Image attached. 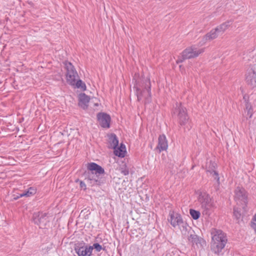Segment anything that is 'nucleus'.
Listing matches in <instances>:
<instances>
[{"instance_id":"nucleus-29","label":"nucleus","mask_w":256,"mask_h":256,"mask_svg":"<svg viewBox=\"0 0 256 256\" xmlns=\"http://www.w3.org/2000/svg\"><path fill=\"white\" fill-rule=\"evenodd\" d=\"M22 192L20 193V194H13V199L14 200H16L21 197L24 196H22Z\"/></svg>"},{"instance_id":"nucleus-10","label":"nucleus","mask_w":256,"mask_h":256,"mask_svg":"<svg viewBox=\"0 0 256 256\" xmlns=\"http://www.w3.org/2000/svg\"><path fill=\"white\" fill-rule=\"evenodd\" d=\"M224 30L222 28V24L218 26L214 29H213L205 35L202 38V45L204 44L207 41L212 40L215 39L218 35L222 34Z\"/></svg>"},{"instance_id":"nucleus-5","label":"nucleus","mask_w":256,"mask_h":256,"mask_svg":"<svg viewBox=\"0 0 256 256\" xmlns=\"http://www.w3.org/2000/svg\"><path fill=\"white\" fill-rule=\"evenodd\" d=\"M204 52V48H198L196 46H192L186 48L182 53L181 56L176 60L177 63L182 62L186 59H189L197 57Z\"/></svg>"},{"instance_id":"nucleus-22","label":"nucleus","mask_w":256,"mask_h":256,"mask_svg":"<svg viewBox=\"0 0 256 256\" xmlns=\"http://www.w3.org/2000/svg\"><path fill=\"white\" fill-rule=\"evenodd\" d=\"M36 192V189L34 187H30L22 192V196L30 197L34 196Z\"/></svg>"},{"instance_id":"nucleus-12","label":"nucleus","mask_w":256,"mask_h":256,"mask_svg":"<svg viewBox=\"0 0 256 256\" xmlns=\"http://www.w3.org/2000/svg\"><path fill=\"white\" fill-rule=\"evenodd\" d=\"M97 118L100 125L102 128H110L111 118L109 114L104 112H99L97 114Z\"/></svg>"},{"instance_id":"nucleus-36","label":"nucleus","mask_w":256,"mask_h":256,"mask_svg":"<svg viewBox=\"0 0 256 256\" xmlns=\"http://www.w3.org/2000/svg\"><path fill=\"white\" fill-rule=\"evenodd\" d=\"M255 60H256V58H255Z\"/></svg>"},{"instance_id":"nucleus-27","label":"nucleus","mask_w":256,"mask_h":256,"mask_svg":"<svg viewBox=\"0 0 256 256\" xmlns=\"http://www.w3.org/2000/svg\"><path fill=\"white\" fill-rule=\"evenodd\" d=\"M120 172L124 176L128 175L129 174L128 168L126 164H124L120 169Z\"/></svg>"},{"instance_id":"nucleus-13","label":"nucleus","mask_w":256,"mask_h":256,"mask_svg":"<svg viewBox=\"0 0 256 256\" xmlns=\"http://www.w3.org/2000/svg\"><path fill=\"white\" fill-rule=\"evenodd\" d=\"M170 218L168 220L170 224L174 228L178 226L184 222L180 214L170 211L169 213Z\"/></svg>"},{"instance_id":"nucleus-18","label":"nucleus","mask_w":256,"mask_h":256,"mask_svg":"<svg viewBox=\"0 0 256 256\" xmlns=\"http://www.w3.org/2000/svg\"><path fill=\"white\" fill-rule=\"evenodd\" d=\"M46 214L42 212H35L33 214V221L35 224L40 225L46 220Z\"/></svg>"},{"instance_id":"nucleus-28","label":"nucleus","mask_w":256,"mask_h":256,"mask_svg":"<svg viewBox=\"0 0 256 256\" xmlns=\"http://www.w3.org/2000/svg\"><path fill=\"white\" fill-rule=\"evenodd\" d=\"M91 247H92V250L94 248L97 252H100L102 250V246L98 243L94 244L92 246H91Z\"/></svg>"},{"instance_id":"nucleus-20","label":"nucleus","mask_w":256,"mask_h":256,"mask_svg":"<svg viewBox=\"0 0 256 256\" xmlns=\"http://www.w3.org/2000/svg\"><path fill=\"white\" fill-rule=\"evenodd\" d=\"M114 154L116 156L120 158H124L126 152V146L122 144L120 146H116L114 148Z\"/></svg>"},{"instance_id":"nucleus-31","label":"nucleus","mask_w":256,"mask_h":256,"mask_svg":"<svg viewBox=\"0 0 256 256\" xmlns=\"http://www.w3.org/2000/svg\"><path fill=\"white\" fill-rule=\"evenodd\" d=\"M250 226L254 230L256 234V224L254 222H252Z\"/></svg>"},{"instance_id":"nucleus-35","label":"nucleus","mask_w":256,"mask_h":256,"mask_svg":"<svg viewBox=\"0 0 256 256\" xmlns=\"http://www.w3.org/2000/svg\"><path fill=\"white\" fill-rule=\"evenodd\" d=\"M95 106H98V104H95Z\"/></svg>"},{"instance_id":"nucleus-15","label":"nucleus","mask_w":256,"mask_h":256,"mask_svg":"<svg viewBox=\"0 0 256 256\" xmlns=\"http://www.w3.org/2000/svg\"><path fill=\"white\" fill-rule=\"evenodd\" d=\"M187 238L189 242L192 243L193 246H196L198 248L202 247L203 244H205L204 239L198 236L194 231L191 232Z\"/></svg>"},{"instance_id":"nucleus-2","label":"nucleus","mask_w":256,"mask_h":256,"mask_svg":"<svg viewBox=\"0 0 256 256\" xmlns=\"http://www.w3.org/2000/svg\"><path fill=\"white\" fill-rule=\"evenodd\" d=\"M87 168L89 172L85 174V180L92 186L100 185V182L98 174H102L104 173V169L95 162L88 163Z\"/></svg>"},{"instance_id":"nucleus-33","label":"nucleus","mask_w":256,"mask_h":256,"mask_svg":"<svg viewBox=\"0 0 256 256\" xmlns=\"http://www.w3.org/2000/svg\"><path fill=\"white\" fill-rule=\"evenodd\" d=\"M246 97H247V96H244V99L245 101H246Z\"/></svg>"},{"instance_id":"nucleus-30","label":"nucleus","mask_w":256,"mask_h":256,"mask_svg":"<svg viewBox=\"0 0 256 256\" xmlns=\"http://www.w3.org/2000/svg\"><path fill=\"white\" fill-rule=\"evenodd\" d=\"M80 188H82V189H83L84 190H86V184L82 182V181H80Z\"/></svg>"},{"instance_id":"nucleus-26","label":"nucleus","mask_w":256,"mask_h":256,"mask_svg":"<svg viewBox=\"0 0 256 256\" xmlns=\"http://www.w3.org/2000/svg\"><path fill=\"white\" fill-rule=\"evenodd\" d=\"M234 216L237 220H239L241 218L240 210L238 207L235 206L234 208Z\"/></svg>"},{"instance_id":"nucleus-23","label":"nucleus","mask_w":256,"mask_h":256,"mask_svg":"<svg viewBox=\"0 0 256 256\" xmlns=\"http://www.w3.org/2000/svg\"><path fill=\"white\" fill-rule=\"evenodd\" d=\"M252 114V108L251 105L249 103L246 102V109L244 110V116L246 119L248 118H251Z\"/></svg>"},{"instance_id":"nucleus-4","label":"nucleus","mask_w":256,"mask_h":256,"mask_svg":"<svg viewBox=\"0 0 256 256\" xmlns=\"http://www.w3.org/2000/svg\"><path fill=\"white\" fill-rule=\"evenodd\" d=\"M173 113L174 116L176 117L178 122L181 126H185L188 122L189 117L187 110L181 103L176 102Z\"/></svg>"},{"instance_id":"nucleus-1","label":"nucleus","mask_w":256,"mask_h":256,"mask_svg":"<svg viewBox=\"0 0 256 256\" xmlns=\"http://www.w3.org/2000/svg\"><path fill=\"white\" fill-rule=\"evenodd\" d=\"M136 76L134 78L135 83L134 90L137 96L138 100H144L145 103H150L152 101L151 83L149 78L139 77L136 79Z\"/></svg>"},{"instance_id":"nucleus-34","label":"nucleus","mask_w":256,"mask_h":256,"mask_svg":"<svg viewBox=\"0 0 256 256\" xmlns=\"http://www.w3.org/2000/svg\"><path fill=\"white\" fill-rule=\"evenodd\" d=\"M230 22H228V24H226H226H225V26H229V25L230 24Z\"/></svg>"},{"instance_id":"nucleus-21","label":"nucleus","mask_w":256,"mask_h":256,"mask_svg":"<svg viewBox=\"0 0 256 256\" xmlns=\"http://www.w3.org/2000/svg\"><path fill=\"white\" fill-rule=\"evenodd\" d=\"M110 140V147L112 148H115L116 147L118 146V140L115 134H112L109 138Z\"/></svg>"},{"instance_id":"nucleus-24","label":"nucleus","mask_w":256,"mask_h":256,"mask_svg":"<svg viewBox=\"0 0 256 256\" xmlns=\"http://www.w3.org/2000/svg\"><path fill=\"white\" fill-rule=\"evenodd\" d=\"M72 86H74L76 88H80L82 90H85L86 88V86L84 82L80 80H74V84H70Z\"/></svg>"},{"instance_id":"nucleus-8","label":"nucleus","mask_w":256,"mask_h":256,"mask_svg":"<svg viewBox=\"0 0 256 256\" xmlns=\"http://www.w3.org/2000/svg\"><path fill=\"white\" fill-rule=\"evenodd\" d=\"M198 201L203 212L206 214H209L212 208V204L210 196L206 192H200L198 196Z\"/></svg>"},{"instance_id":"nucleus-11","label":"nucleus","mask_w":256,"mask_h":256,"mask_svg":"<svg viewBox=\"0 0 256 256\" xmlns=\"http://www.w3.org/2000/svg\"><path fill=\"white\" fill-rule=\"evenodd\" d=\"M246 78L248 84L252 87L256 86V63L248 70Z\"/></svg>"},{"instance_id":"nucleus-14","label":"nucleus","mask_w":256,"mask_h":256,"mask_svg":"<svg viewBox=\"0 0 256 256\" xmlns=\"http://www.w3.org/2000/svg\"><path fill=\"white\" fill-rule=\"evenodd\" d=\"M216 164L212 160L208 162L206 164V172L209 173L214 180H216L218 184L220 183V178L216 170Z\"/></svg>"},{"instance_id":"nucleus-17","label":"nucleus","mask_w":256,"mask_h":256,"mask_svg":"<svg viewBox=\"0 0 256 256\" xmlns=\"http://www.w3.org/2000/svg\"><path fill=\"white\" fill-rule=\"evenodd\" d=\"M90 100V96L84 93L80 94L78 96V106L84 110H86L88 108Z\"/></svg>"},{"instance_id":"nucleus-3","label":"nucleus","mask_w":256,"mask_h":256,"mask_svg":"<svg viewBox=\"0 0 256 256\" xmlns=\"http://www.w3.org/2000/svg\"><path fill=\"white\" fill-rule=\"evenodd\" d=\"M211 248L216 254H220L224 248V233L221 230L213 228L210 230Z\"/></svg>"},{"instance_id":"nucleus-6","label":"nucleus","mask_w":256,"mask_h":256,"mask_svg":"<svg viewBox=\"0 0 256 256\" xmlns=\"http://www.w3.org/2000/svg\"><path fill=\"white\" fill-rule=\"evenodd\" d=\"M64 64L66 70V82L70 85L74 84V80H77L78 78V74L75 68L70 62L65 61Z\"/></svg>"},{"instance_id":"nucleus-9","label":"nucleus","mask_w":256,"mask_h":256,"mask_svg":"<svg viewBox=\"0 0 256 256\" xmlns=\"http://www.w3.org/2000/svg\"><path fill=\"white\" fill-rule=\"evenodd\" d=\"M74 250L78 256H91L92 248L84 243H78L75 244Z\"/></svg>"},{"instance_id":"nucleus-19","label":"nucleus","mask_w":256,"mask_h":256,"mask_svg":"<svg viewBox=\"0 0 256 256\" xmlns=\"http://www.w3.org/2000/svg\"><path fill=\"white\" fill-rule=\"evenodd\" d=\"M178 228L184 237H188L191 233V232H193L191 228L184 221L178 226Z\"/></svg>"},{"instance_id":"nucleus-7","label":"nucleus","mask_w":256,"mask_h":256,"mask_svg":"<svg viewBox=\"0 0 256 256\" xmlns=\"http://www.w3.org/2000/svg\"><path fill=\"white\" fill-rule=\"evenodd\" d=\"M234 200L238 205H241L245 210L248 203V194L246 190L242 187L238 186L234 190Z\"/></svg>"},{"instance_id":"nucleus-32","label":"nucleus","mask_w":256,"mask_h":256,"mask_svg":"<svg viewBox=\"0 0 256 256\" xmlns=\"http://www.w3.org/2000/svg\"><path fill=\"white\" fill-rule=\"evenodd\" d=\"M252 220L254 221V222H256V214L254 216V217L252 218Z\"/></svg>"},{"instance_id":"nucleus-25","label":"nucleus","mask_w":256,"mask_h":256,"mask_svg":"<svg viewBox=\"0 0 256 256\" xmlns=\"http://www.w3.org/2000/svg\"><path fill=\"white\" fill-rule=\"evenodd\" d=\"M190 214L193 219L196 220L200 216V212L199 211L193 209H190Z\"/></svg>"},{"instance_id":"nucleus-16","label":"nucleus","mask_w":256,"mask_h":256,"mask_svg":"<svg viewBox=\"0 0 256 256\" xmlns=\"http://www.w3.org/2000/svg\"><path fill=\"white\" fill-rule=\"evenodd\" d=\"M168 148V142L166 136L164 134L160 135L158 138V144L156 148L160 152L166 150Z\"/></svg>"}]
</instances>
